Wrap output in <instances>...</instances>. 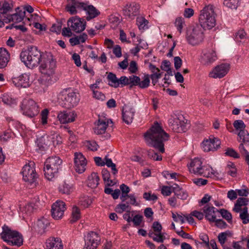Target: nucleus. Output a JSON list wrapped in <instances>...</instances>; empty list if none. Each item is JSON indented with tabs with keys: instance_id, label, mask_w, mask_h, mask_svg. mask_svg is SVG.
<instances>
[{
	"instance_id": "1",
	"label": "nucleus",
	"mask_w": 249,
	"mask_h": 249,
	"mask_svg": "<svg viewBox=\"0 0 249 249\" xmlns=\"http://www.w3.org/2000/svg\"><path fill=\"white\" fill-rule=\"evenodd\" d=\"M146 143L153 147L160 152L165 151L164 142L167 141L169 135L165 132L159 124L156 122L144 135Z\"/></svg>"
},
{
	"instance_id": "2",
	"label": "nucleus",
	"mask_w": 249,
	"mask_h": 249,
	"mask_svg": "<svg viewBox=\"0 0 249 249\" xmlns=\"http://www.w3.org/2000/svg\"><path fill=\"white\" fill-rule=\"evenodd\" d=\"M39 64V70L41 76L38 81L40 84L47 86L51 82L52 76L54 73L56 62L51 55H48L43 57Z\"/></svg>"
},
{
	"instance_id": "3",
	"label": "nucleus",
	"mask_w": 249,
	"mask_h": 249,
	"mask_svg": "<svg viewBox=\"0 0 249 249\" xmlns=\"http://www.w3.org/2000/svg\"><path fill=\"white\" fill-rule=\"evenodd\" d=\"M44 56L36 46H30L21 52L20 57L21 61L29 69H33L38 66Z\"/></svg>"
},
{
	"instance_id": "4",
	"label": "nucleus",
	"mask_w": 249,
	"mask_h": 249,
	"mask_svg": "<svg viewBox=\"0 0 249 249\" xmlns=\"http://www.w3.org/2000/svg\"><path fill=\"white\" fill-rule=\"evenodd\" d=\"M66 8L71 15L76 14L77 10H85L88 15L86 17L87 20L95 18L100 13L99 11L93 5H87V4L79 2L77 0H70Z\"/></svg>"
},
{
	"instance_id": "5",
	"label": "nucleus",
	"mask_w": 249,
	"mask_h": 249,
	"mask_svg": "<svg viewBox=\"0 0 249 249\" xmlns=\"http://www.w3.org/2000/svg\"><path fill=\"white\" fill-rule=\"evenodd\" d=\"M0 236L1 239L9 245L20 247L23 245L22 235L17 231L12 230L5 225L2 227Z\"/></svg>"
},
{
	"instance_id": "6",
	"label": "nucleus",
	"mask_w": 249,
	"mask_h": 249,
	"mask_svg": "<svg viewBox=\"0 0 249 249\" xmlns=\"http://www.w3.org/2000/svg\"><path fill=\"white\" fill-rule=\"evenodd\" d=\"M213 7L212 5L205 6L202 10L199 17L200 26L205 29H211L213 28L216 23Z\"/></svg>"
},
{
	"instance_id": "7",
	"label": "nucleus",
	"mask_w": 249,
	"mask_h": 249,
	"mask_svg": "<svg viewBox=\"0 0 249 249\" xmlns=\"http://www.w3.org/2000/svg\"><path fill=\"white\" fill-rule=\"evenodd\" d=\"M62 160L58 157L48 158L45 162L44 167V175L48 180H51L58 172L61 168Z\"/></svg>"
},
{
	"instance_id": "8",
	"label": "nucleus",
	"mask_w": 249,
	"mask_h": 249,
	"mask_svg": "<svg viewBox=\"0 0 249 249\" xmlns=\"http://www.w3.org/2000/svg\"><path fill=\"white\" fill-rule=\"evenodd\" d=\"M202 28L199 25L189 27L186 32V38L188 43L196 46L201 43L204 39Z\"/></svg>"
},
{
	"instance_id": "9",
	"label": "nucleus",
	"mask_w": 249,
	"mask_h": 249,
	"mask_svg": "<svg viewBox=\"0 0 249 249\" xmlns=\"http://www.w3.org/2000/svg\"><path fill=\"white\" fill-rule=\"evenodd\" d=\"M59 99L61 105L67 108L75 107L80 101L78 93L67 90H64L61 92Z\"/></svg>"
},
{
	"instance_id": "10",
	"label": "nucleus",
	"mask_w": 249,
	"mask_h": 249,
	"mask_svg": "<svg viewBox=\"0 0 249 249\" xmlns=\"http://www.w3.org/2000/svg\"><path fill=\"white\" fill-rule=\"evenodd\" d=\"M187 120L182 115L172 116L168 120V124L170 128L177 133L185 132L187 129Z\"/></svg>"
},
{
	"instance_id": "11",
	"label": "nucleus",
	"mask_w": 249,
	"mask_h": 249,
	"mask_svg": "<svg viewBox=\"0 0 249 249\" xmlns=\"http://www.w3.org/2000/svg\"><path fill=\"white\" fill-rule=\"evenodd\" d=\"M22 175L23 179L26 181L33 184L36 182L37 175L35 169V164L34 161H30L22 168Z\"/></svg>"
},
{
	"instance_id": "12",
	"label": "nucleus",
	"mask_w": 249,
	"mask_h": 249,
	"mask_svg": "<svg viewBox=\"0 0 249 249\" xmlns=\"http://www.w3.org/2000/svg\"><path fill=\"white\" fill-rule=\"evenodd\" d=\"M23 113L30 118L36 115L39 112L38 106L36 103L31 99H25L21 106Z\"/></svg>"
},
{
	"instance_id": "13",
	"label": "nucleus",
	"mask_w": 249,
	"mask_h": 249,
	"mask_svg": "<svg viewBox=\"0 0 249 249\" xmlns=\"http://www.w3.org/2000/svg\"><path fill=\"white\" fill-rule=\"evenodd\" d=\"M67 25L72 31L76 33H79L85 29L86 22L83 18L72 17L68 19Z\"/></svg>"
},
{
	"instance_id": "14",
	"label": "nucleus",
	"mask_w": 249,
	"mask_h": 249,
	"mask_svg": "<svg viewBox=\"0 0 249 249\" xmlns=\"http://www.w3.org/2000/svg\"><path fill=\"white\" fill-rule=\"evenodd\" d=\"M216 59L215 51L212 48H209L203 51L200 57V62L204 66H209Z\"/></svg>"
},
{
	"instance_id": "15",
	"label": "nucleus",
	"mask_w": 249,
	"mask_h": 249,
	"mask_svg": "<svg viewBox=\"0 0 249 249\" xmlns=\"http://www.w3.org/2000/svg\"><path fill=\"white\" fill-rule=\"evenodd\" d=\"M152 228L153 231H150L148 236L155 241L159 243H162L165 239V237L161 233L162 226L158 221L153 223Z\"/></svg>"
},
{
	"instance_id": "16",
	"label": "nucleus",
	"mask_w": 249,
	"mask_h": 249,
	"mask_svg": "<svg viewBox=\"0 0 249 249\" xmlns=\"http://www.w3.org/2000/svg\"><path fill=\"white\" fill-rule=\"evenodd\" d=\"M140 5L133 2L127 3L123 9L124 15L128 19H133L139 14Z\"/></svg>"
},
{
	"instance_id": "17",
	"label": "nucleus",
	"mask_w": 249,
	"mask_h": 249,
	"mask_svg": "<svg viewBox=\"0 0 249 249\" xmlns=\"http://www.w3.org/2000/svg\"><path fill=\"white\" fill-rule=\"evenodd\" d=\"M66 210L65 202L61 200H57L52 206V215L56 220L61 219Z\"/></svg>"
},
{
	"instance_id": "18",
	"label": "nucleus",
	"mask_w": 249,
	"mask_h": 249,
	"mask_svg": "<svg viewBox=\"0 0 249 249\" xmlns=\"http://www.w3.org/2000/svg\"><path fill=\"white\" fill-rule=\"evenodd\" d=\"M229 70V64L223 63L215 67L209 75L210 77L213 78H221L227 74Z\"/></svg>"
},
{
	"instance_id": "19",
	"label": "nucleus",
	"mask_w": 249,
	"mask_h": 249,
	"mask_svg": "<svg viewBox=\"0 0 249 249\" xmlns=\"http://www.w3.org/2000/svg\"><path fill=\"white\" fill-rule=\"evenodd\" d=\"M220 141L217 138H210L204 140L201 143V147L205 152L214 151L220 145Z\"/></svg>"
},
{
	"instance_id": "20",
	"label": "nucleus",
	"mask_w": 249,
	"mask_h": 249,
	"mask_svg": "<svg viewBox=\"0 0 249 249\" xmlns=\"http://www.w3.org/2000/svg\"><path fill=\"white\" fill-rule=\"evenodd\" d=\"M12 81L15 86L18 88H26L31 85L30 75L27 73H23L19 76H13Z\"/></svg>"
},
{
	"instance_id": "21",
	"label": "nucleus",
	"mask_w": 249,
	"mask_h": 249,
	"mask_svg": "<svg viewBox=\"0 0 249 249\" xmlns=\"http://www.w3.org/2000/svg\"><path fill=\"white\" fill-rule=\"evenodd\" d=\"M100 238L98 234L93 231L89 232L85 239L84 249H96L98 245Z\"/></svg>"
},
{
	"instance_id": "22",
	"label": "nucleus",
	"mask_w": 249,
	"mask_h": 249,
	"mask_svg": "<svg viewBox=\"0 0 249 249\" xmlns=\"http://www.w3.org/2000/svg\"><path fill=\"white\" fill-rule=\"evenodd\" d=\"M74 158V168L76 172L81 174L86 170L87 161L86 158L81 153H75Z\"/></svg>"
},
{
	"instance_id": "23",
	"label": "nucleus",
	"mask_w": 249,
	"mask_h": 249,
	"mask_svg": "<svg viewBox=\"0 0 249 249\" xmlns=\"http://www.w3.org/2000/svg\"><path fill=\"white\" fill-rule=\"evenodd\" d=\"M16 12L12 15H7L6 18L4 19L5 23H8L12 21L15 23H18L23 20L25 18V10L20 9V7H17Z\"/></svg>"
},
{
	"instance_id": "24",
	"label": "nucleus",
	"mask_w": 249,
	"mask_h": 249,
	"mask_svg": "<svg viewBox=\"0 0 249 249\" xmlns=\"http://www.w3.org/2000/svg\"><path fill=\"white\" fill-rule=\"evenodd\" d=\"M134 108L128 105H124L122 108V117L123 121L127 124L131 123L135 114Z\"/></svg>"
},
{
	"instance_id": "25",
	"label": "nucleus",
	"mask_w": 249,
	"mask_h": 249,
	"mask_svg": "<svg viewBox=\"0 0 249 249\" xmlns=\"http://www.w3.org/2000/svg\"><path fill=\"white\" fill-rule=\"evenodd\" d=\"M45 249H63V245L60 238L50 237L46 241Z\"/></svg>"
},
{
	"instance_id": "26",
	"label": "nucleus",
	"mask_w": 249,
	"mask_h": 249,
	"mask_svg": "<svg viewBox=\"0 0 249 249\" xmlns=\"http://www.w3.org/2000/svg\"><path fill=\"white\" fill-rule=\"evenodd\" d=\"M76 116L73 111H63L58 114L57 118L61 123L66 124L73 122Z\"/></svg>"
},
{
	"instance_id": "27",
	"label": "nucleus",
	"mask_w": 249,
	"mask_h": 249,
	"mask_svg": "<svg viewBox=\"0 0 249 249\" xmlns=\"http://www.w3.org/2000/svg\"><path fill=\"white\" fill-rule=\"evenodd\" d=\"M109 121L106 119L99 118L98 122L95 124L94 131L97 135L105 133L108 125Z\"/></svg>"
},
{
	"instance_id": "28",
	"label": "nucleus",
	"mask_w": 249,
	"mask_h": 249,
	"mask_svg": "<svg viewBox=\"0 0 249 249\" xmlns=\"http://www.w3.org/2000/svg\"><path fill=\"white\" fill-rule=\"evenodd\" d=\"M215 208L213 206H205L203 208V213L205 214V218L210 222H213L215 221L216 213H218L217 210H214Z\"/></svg>"
},
{
	"instance_id": "29",
	"label": "nucleus",
	"mask_w": 249,
	"mask_h": 249,
	"mask_svg": "<svg viewBox=\"0 0 249 249\" xmlns=\"http://www.w3.org/2000/svg\"><path fill=\"white\" fill-rule=\"evenodd\" d=\"M10 54L7 50L3 48H0V69L5 68L10 60Z\"/></svg>"
},
{
	"instance_id": "30",
	"label": "nucleus",
	"mask_w": 249,
	"mask_h": 249,
	"mask_svg": "<svg viewBox=\"0 0 249 249\" xmlns=\"http://www.w3.org/2000/svg\"><path fill=\"white\" fill-rule=\"evenodd\" d=\"M49 225V221L46 218L42 217L37 220L35 229L36 231L42 234L45 232V230Z\"/></svg>"
},
{
	"instance_id": "31",
	"label": "nucleus",
	"mask_w": 249,
	"mask_h": 249,
	"mask_svg": "<svg viewBox=\"0 0 249 249\" xmlns=\"http://www.w3.org/2000/svg\"><path fill=\"white\" fill-rule=\"evenodd\" d=\"M100 178L97 173L93 172L88 177V186L91 188H95L99 184Z\"/></svg>"
},
{
	"instance_id": "32",
	"label": "nucleus",
	"mask_w": 249,
	"mask_h": 249,
	"mask_svg": "<svg viewBox=\"0 0 249 249\" xmlns=\"http://www.w3.org/2000/svg\"><path fill=\"white\" fill-rule=\"evenodd\" d=\"M249 147V144H246L244 142H241L238 146V150L240 153L244 158L246 162L248 165H249V152L247 149Z\"/></svg>"
},
{
	"instance_id": "33",
	"label": "nucleus",
	"mask_w": 249,
	"mask_h": 249,
	"mask_svg": "<svg viewBox=\"0 0 249 249\" xmlns=\"http://www.w3.org/2000/svg\"><path fill=\"white\" fill-rule=\"evenodd\" d=\"M202 161L199 159H194L191 161L188 167L190 172L196 174L202 166Z\"/></svg>"
},
{
	"instance_id": "34",
	"label": "nucleus",
	"mask_w": 249,
	"mask_h": 249,
	"mask_svg": "<svg viewBox=\"0 0 249 249\" xmlns=\"http://www.w3.org/2000/svg\"><path fill=\"white\" fill-rule=\"evenodd\" d=\"M172 191L178 198L181 199H186L187 198L188 195L177 184H175V186L172 187Z\"/></svg>"
},
{
	"instance_id": "35",
	"label": "nucleus",
	"mask_w": 249,
	"mask_h": 249,
	"mask_svg": "<svg viewBox=\"0 0 249 249\" xmlns=\"http://www.w3.org/2000/svg\"><path fill=\"white\" fill-rule=\"evenodd\" d=\"M107 78L108 81V84L114 88H117L119 86V80L117 79L116 75L112 72H109Z\"/></svg>"
},
{
	"instance_id": "36",
	"label": "nucleus",
	"mask_w": 249,
	"mask_h": 249,
	"mask_svg": "<svg viewBox=\"0 0 249 249\" xmlns=\"http://www.w3.org/2000/svg\"><path fill=\"white\" fill-rule=\"evenodd\" d=\"M80 217L81 213L80 209L77 206H73L72 209L71 222H75L79 220Z\"/></svg>"
},
{
	"instance_id": "37",
	"label": "nucleus",
	"mask_w": 249,
	"mask_h": 249,
	"mask_svg": "<svg viewBox=\"0 0 249 249\" xmlns=\"http://www.w3.org/2000/svg\"><path fill=\"white\" fill-rule=\"evenodd\" d=\"M238 136L240 138L238 141L241 143L244 142L246 144H249V134L247 130L240 131L238 134Z\"/></svg>"
},
{
	"instance_id": "38",
	"label": "nucleus",
	"mask_w": 249,
	"mask_h": 249,
	"mask_svg": "<svg viewBox=\"0 0 249 249\" xmlns=\"http://www.w3.org/2000/svg\"><path fill=\"white\" fill-rule=\"evenodd\" d=\"M174 24L178 31L181 34L182 29L186 25L184 19L182 17H178L176 18Z\"/></svg>"
},
{
	"instance_id": "39",
	"label": "nucleus",
	"mask_w": 249,
	"mask_h": 249,
	"mask_svg": "<svg viewBox=\"0 0 249 249\" xmlns=\"http://www.w3.org/2000/svg\"><path fill=\"white\" fill-rule=\"evenodd\" d=\"M142 80H140L138 86L141 89H145L149 87L150 85V76L149 74H144L142 78Z\"/></svg>"
},
{
	"instance_id": "40",
	"label": "nucleus",
	"mask_w": 249,
	"mask_h": 249,
	"mask_svg": "<svg viewBox=\"0 0 249 249\" xmlns=\"http://www.w3.org/2000/svg\"><path fill=\"white\" fill-rule=\"evenodd\" d=\"M59 190L63 194L69 195L72 191V188L69 184L63 182L60 185Z\"/></svg>"
},
{
	"instance_id": "41",
	"label": "nucleus",
	"mask_w": 249,
	"mask_h": 249,
	"mask_svg": "<svg viewBox=\"0 0 249 249\" xmlns=\"http://www.w3.org/2000/svg\"><path fill=\"white\" fill-rule=\"evenodd\" d=\"M240 218L242 219L243 224H246L249 222V214L248 213V208L245 207L242 212L240 213Z\"/></svg>"
},
{
	"instance_id": "42",
	"label": "nucleus",
	"mask_w": 249,
	"mask_h": 249,
	"mask_svg": "<svg viewBox=\"0 0 249 249\" xmlns=\"http://www.w3.org/2000/svg\"><path fill=\"white\" fill-rule=\"evenodd\" d=\"M196 175L208 178L210 176V169L206 166L202 165L199 171L196 173Z\"/></svg>"
},
{
	"instance_id": "43",
	"label": "nucleus",
	"mask_w": 249,
	"mask_h": 249,
	"mask_svg": "<svg viewBox=\"0 0 249 249\" xmlns=\"http://www.w3.org/2000/svg\"><path fill=\"white\" fill-rule=\"evenodd\" d=\"M148 23V20L142 17L137 18V24L140 30L144 29Z\"/></svg>"
},
{
	"instance_id": "44",
	"label": "nucleus",
	"mask_w": 249,
	"mask_h": 249,
	"mask_svg": "<svg viewBox=\"0 0 249 249\" xmlns=\"http://www.w3.org/2000/svg\"><path fill=\"white\" fill-rule=\"evenodd\" d=\"M239 0H224V4L231 9H236L238 6Z\"/></svg>"
},
{
	"instance_id": "45",
	"label": "nucleus",
	"mask_w": 249,
	"mask_h": 249,
	"mask_svg": "<svg viewBox=\"0 0 249 249\" xmlns=\"http://www.w3.org/2000/svg\"><path fill=\"white\" fill-rule=\"evenodd\" d=\"M130 210V207H129L128 203H121L117 205L115 208V211L117 213H122L125 211Z\"/></svg>"
},
{
	"instance_id": "46",
	"label": "nucleus",
	"mask_w": 249,
	"mask_h": 249,
	"mask_svg": "<svg viewBox=\"0 0 249 249\" xmlns=\"http://www.w3.org/2000/svg\"><path fill=\"white\" fill-rule=\"evenodd\" d=\"M104 160H105V165H107L108 167H111L113 171V174L115 175L118 172V170L116 168L115 164L113 163L111 159L108 158L107 156L105 157Z\"/></svg>"
},
{
	"instance_id": "47",
	"label": "nucleus",
	"mask_w": 249,
	"mask_h": 249,
	"mask_svg": "<svg viewBox=\"0 0 249 249\" xmlns=\"http://www.w3.org/2000/svg\"><path fill=\"white\" fill-rule=\"evenodd\" d=\"M218 213H219L221 216L226 219L229 222L231 221L232 215L227 210L224 209H220V210H217Z\"/></svg>"
},
{
	"instance_id": "48",
	"label": "nucleus",
	"mask_w": 249,
	"mask_h": 249,
	"mask_svg": "<svg viewBox=\"0 0 249 249\" xmlns=\"http://www.w3.org/2000/svg\"><path fill=\"white\" fill-rule=\"evenodd\" d=\"M233 125L235 129L239 130V131L245 130L246 125L242 120H238L235 121Z\"/></svg>"
},
{
	"instance_id": "49",
	"label": "nucleus",
	"mask_w": 249,
	"mask_h": 249,
	"mask_svg": "<svg viewBox=\"0 0 249 249\" xmlns=\"http://www.w3.org/2000/svg\"><path fill=\"white\" fill-rule=\"evenodd\" d=\"M11 9V7L10 4L7 2L4 1L2 4V6L0 8V14L4 15L7 16L6 13Z\"/></svg>"
},
{
	"instance_id": "50",
	"label": "nucleus",
	"mask_w": 249,
	"mask_h": 249,
	"mask_svg": "<svg viewBox=\"0 0 249 249\" xmlns=\"http://www.w3.org/2000/svg\"><path fill=\"white\" fill-rule=\"evenodd\" d=\"M140 78L136 75H132L129 77V85L131 88L133 86H138L140 82Z\"/></svg>"
},
{
	"instance_id": "51",
	"label": "nucleus",
	"mask_w": 249,
	"mask_h": 249,
	"mask_svg": "<svg viewBox=\"0 0 249 249\" xmlns=\"http://www.w3.org/2000/svg\"><path fill=\"white\" fill-rule=\"evenodd\" d=\"M226 155L235 159L240 158V155L235 150L231 148H228L225 153Z\"/></svg>"
},
{
	"instance_id": "52",
	"label": "nucleus",
	"mask_w": 249,
	"mask_h": 249,
	"mask_svg": "<svg viewBox=\"0 0 249 249\" xmlns=\"http://www.w3.org/2000/svg\"><path fill=\"white\" fill-rule=\"evenodd\" d=\"M51 139L54 146L59 145L62 143V138L58 134L53 135Z\"/></svg>"
},
{
	"instance_id": "53",
	"label": "nucleus",
	"mask_w": 249,
	"mask_h": 249,
	"mask_svg": "<svg viewBox=\"0 0 249 249\" xmlns=\"http://www.w3.org/2000/svg\"><path fill=\"white\" fill-rule=\"evenodd\" d=\"M93 97L97 100L104 101L105 100V95L102 92L98 90H93L92 92Z\"/></svg>"
},
{
	"instance_id": "54",
	"label": "nucleus",
	"mask_w": 249,
	"mask_h": 249,
	"mask_svg": "<svg viewBox=\"0 0 249 249\" xmlns=\"http://www.w3.org/2000/svg\"><path fill=\"white\" fill-rule=\"evenodd\" d=\"M86 145L88 149L93 151L97 150L99 147L98 145L94 141H88Z\"/></svg>"
},
{
	"instance_id": "55",
	"label": "nucleus",
	"mask_w": 249,
	"mask_h": 249,
	"mask_svg": "<svg viewBox=\"0 0 249 249\" xmlns=\"http://www.w3.org/2000/svg\"><path fill=\"white\" fill-rule=\"evenodd\" d=\"M62 22H57L56 23L53 24L51 28V31L53 32L59 34L60 33L62 28Z\"/></svg>"
},
{
	"instance_id": "56",
	"label": "nucleus",
	"mask_w": 249,
	"mask_h": 249,
	"mask_svg": "<svg viewBox=\"0 0 249 249\" xmlns=\"http://www.w3.org/2000/svg\"><path fill=\"white\" fill-rule=\"evenodd\" d=\"M148 156L149 158L154 160L160 161L162 160L161 155L158 154L157 153L153 152L152 151H148Z\"/></svg>"
},
{
	"instance_id": "57",
	"label": "nucleus",
	"mask_w": 249,
	"mask_h": 249,
	"mask_svg": "<svg viewBox=\"0 0 249 249\" xmlns=\"http://www.w3.org/2000/svg\"><path fill=\"white\" fill-rule=\"evenodd\" d=\"M48 113L49 111L47 109H44L41 111V123L42 124L44 125L47 124Z\"/></svg>"
},
{
	"instance_id": "58",
	"label": "nucleus",
	"mask_w": 249,
	"mask_h": 249,
	"mask_svg": "<svg viewBox=\"0 0 249 249\" xmlns=\"http://www.w3.org/2000/svg\"><path fill=\"white\" fill-rule=\"evenodd\" d=\"M227 167L229 168L228 173L232 177H236L237 174V170L233 163L229 164L227 165Z\"/></svg>"
},
{
	"instance_id": "59",
	"label": "nucleus",
	"mask_w": 249,
	"mask_h": 249,
	"mask_svg": "<svg viewBox=\"0 0 249 249\" xmlns=\"http://www.w3.org/2000/svg\"><path fill=\"white\" fill-rule=\"evenodd\" d=\"M143 197L146 200L155 201L157 200L158 197L155 194L151 195L149 192H145L143 195Z\"/></svg>"
},
{
	"instance_id": "60",
	"label": "nucleus",
	"mask_w": 249,
	"mask_h": 249,
	"mask_svg": "<svg viewBox=\"0 0 249 249\" xmlns=\"http://www.w3.org/2000/svg\"><path fill=\"white\" fill-rule=\"evenodd\" d=\"M143 217L142 215L137 214L134 216L133 218L132 219V221L133 222L135 226L137 227L140 225Z\"/></svg>"
},
{
	"instance_id": "61",
	"label": "nucleus",
	"mask_w": 249,
	"mask_h": 249,
	"mask_svg": "<svg viewBox=\"0 0 249 249\" xmlns=\"http://www.w3.org/2000/svg\"><path fill=\"white\" fill-rule=\"evenodd\" d=\"M172 187H169L167 186H163L161 188V194L163 196H169L172 191Z\"/></svg>"
},
{
	"instance_id": "62",
	"label": "nucleus",
	"mask_w": 249,
	"mask_h": 249,
	"mask_svg": "<svg viewBox=\"0 0 249 249\" xmlns=\"http://www.w3.org/2000/svg\"><path fill=\"white\" fill-rule=\"evenodd\" d=\"M227 235L228 233L227 232H221L218 235V241L221 245H223L225 243L227 240Z\"/></svg>"
},
{
	"instance_id": "63",
	"label": "nucleus",
	"mask_w": 249,
	"mask_h": 249,
	"mask_svg": "<svg viewBox=\"0 0 249 249\" xmlns=\"http://www.w3.org/2000/svg\"><path fill=\"white\" fill-rule=\"evenodd\" d=\"M246 35V34L243 30H239L235 34V39L237 41H240V40L244 38Z\"/></svg>"
},
{
	"instance_id": "64",
	"label": "nucleus",
	"mask_w": 249,
	"mask_h": 249,
	"mask_svg": "<svg viewBox=\"0 0 249 249\" xmlns=\"http://www.w3.org/2000/svg\"><path fill=\"white\" fill-rule=\"evenodd\" d=\"M193 182L198 186H202L206 185L208 180L203 178H196L193 180Z\"/></svg>"
}]
</instances>
